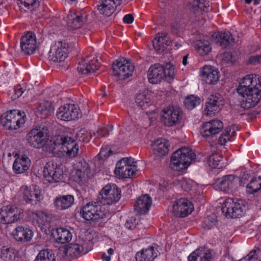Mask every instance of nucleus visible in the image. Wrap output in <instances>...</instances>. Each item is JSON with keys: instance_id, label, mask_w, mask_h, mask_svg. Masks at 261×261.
Returning <instances> with one entry per match:
<instances>
[{"instance_id": "1", "label": "nucleus", "mask_w": 261, "mask_h": 261, "mask_svg": "<svg viewBox=\"0 0 261 261\" xmlns=\"http://www.w3.org/2000/svg\"><path fill=\"white\" fill-rule=\"evenodd\" d=\"M237 92L241 96L239 101L242 108L254 107L261 99V78L256 74L246 75L240 83Z\"/></svg>"}, {"instance_id": "2", "label": "nucleus", "mask_w": 261, "mask_h": 261, "mask_svg": "<svg viewBox=\"0 0 261 261\" xmlns=\"http://www.w3.org/2000/svg\"><path fill=\"white\" fill-rule=\"evenodd\" d=\"M49 150L56 154L59 151L65 152L70 158L75 156L79 151V146L70 135L63 134L55 136L51 140Z\"/></svg>"}, {"instance_id": "3", "label": "nucleus", "mask_w": 261, "mask_h": 261, "mask_svg": "<svg viewBox=\"0 0 261 261\" xmlns=\"http://www.w3.org/2000/svg\"><path fill=\"white\" fill-rule=\"evenodd\" d=\"M174 66L170 62L166 64L155 63L152 65L148 71L149 82L153 84L160 82L164 78L169 80L174 79Z\"/></svg>"}, {"instance_id": "4", "label": "nucleus", "mask_w": 261, "mask_h": 261, "mask_svg": "<svg viewBox=\"0 0 261 261\" xmlns=\"http://www.w3.org/2000/svg\"><path fill=\"white\" fill-rule=\"evenodd\" d=\"M195 157L196 155L192 150L186 147H182L172 154L170 167L173 170L182 171L188 167L191 162L194 160Z\"/></svg>"}, {"instance_id": "5", "label": "nucleus", "mask_w": 261, "mask_h": 261, "mask_svg": "<svg viewBox=\"0 0 261 261\" xmlns=\"http://www.w3.org/2000/svg\"><path fill=\"white\" fill-rule=\"evenodd\" d=\"M25 113L18 110H12L2 115L1 124L7 129L16 130L20 128L25 122Z\"/></svg>"}, {"instance_id": "6", "label": "nucleus", "mask_w": 261, "mask_h": 261, "mask_svg": "<svg viewBox=\"0 0 261 261\" xmlns=\"http://www.w3.org/2000/svg\"><path fill=\"white\" fill-rule=\"evenodd\" d=\"M99 200L87 203L82 207L80 214L87 221H95L106 216L105 208Z\"/></svg>"}, {"instance_id": "7", "label": "nucleus", "mask_w": 261, "mask_h": 261, "mask_svg": "<svg viewBox=\"0 0 261 261\" xmlns=\"http://www.w3.org/2000/svg\"><path fill=\"white\" fill-rule=\"evenodd\" d=\"M49 130L45 126H40L31 129L27 134L28 143L32 147L40 148L46 144L49 140Z\"/></svg>"}, {"instance_id": "8", "label": "nucleus", "mask_w": 261, "mask_h": 261, "mask_svg": "<svg viewBox=\"0 0 261 261\" xmlns=\"http://www.w3.org/2000/svg\"><path fill=\"white\" fill-rule=\"evenodd\" d=\"M161 122L167 126H173L180 123L182 118L181 109L177 106H169L160 113Z\"/></svg>"}, {"instance_id": "9", "label": "nucleus", "mask_w": 261, "mask_h": 261, "mask_svg": "<svg viewBox=\"0 0 261 261\" xmlns=\"http://www.w3.org/2000/svg\"><path fill=\"white\" fill-rule=\"evenodd\" d=\"M121 191L116 185L108 184L99 192L98 200L102 205H112L117 203L121 198Z\"/></svg>"}, {"instance_id": "10", "label": "nucleus", "mask_w": 261, "mask_h": 261, "mask_svg": "<svg viewBox=\"0 0 261 261\" xmlns=\"http://www.w3.org/2000/svg\"><path fill=\"white\" fill-rule=\"evenodd\" d=\"M112 68L114 75L121 80H125L132 76L134 70V65L123 58L114 61Z\"/></svg>"}, {"instance_id": "11", "label": "nucleus", "mask_w": 261, "mask_h": 261, "mask_svg": "<svg viewBox=\"0 0 261 261\" xmlns=\"http://www.w3.org/2000/svg\"><path fill=\"white\" fill-rule=\"evenodd\" d=\"M246 206L242 203L234 202L231 198L225 199L222 207V211L226 217L237 218L245 214Z\"/></svg>"}, {"instance_id": "12", "label": "nucleus", "mask_w": 261, "mask_h": 261, "mask_svg": "<svg viewBox=\"0 0 261 261\" xmlns=\"http://www.w3.org/2000/svg\"><path fill=\"white\" fill-rule=\"evenodd\" d=\"M214 184L215 188L225 193L232 192L235 189L239 181V177L234 175L223 176L221 178L215 179Z\"/></svg>"}, {"instance_id": "13", "label": "nucleus", "mask_w": 261, "mask_h": 261, "mask_svg": "<svg viewBox=\"0 0 261 261\" xmlns=\"http://www.w3.org/2000/svg\"><path fill=\"white\" fill-rule=\"evenodd\" d=\"M43 173L44 177L50 183L62 181L64 176L62 169L53 162L46 164Z\"/></svg>"}, {"instance_id": "14", "label": "nucleus", "mask_w": 261, "mask_h": 261, "mask_svg": "<svg viewBox=\"0 0 261 261\" xmlns=\"http://www.w3.org/2000/svg\"><path fill=\"white\" fill-rule=\"evenodd\" d=\"M20 211L13 204L4 205L0 209V223L8 224L20 219Z\"/></svg>"}, {"instance_id": "15", "label": "nucleus", "mask_w": 261, "mask_h": 261, "mask_svg": "<svg viewBox=\"0 0 261 261\" xmlns=\"http://www.w3.org/2000/svg\"><path fill=\"white\" fill-rule=\"evenodd\" d=\"M68 44L66 42L58 41L55 42L50 48L48 59L53 62L64 61L67 57Z\"/></svg>"}, {"instance_id": "16", "label": "nucleus", "mask_w": 261, "mask_h": 261, "mask_svg": "<svg viewBox=\"0 0 261 261\" xmlns=\"http://www.w3.org/2000/svg\"><path fill=\"white\" fill-rule=\"evenodd\" d=\"M84 251V247L77 243H70L63 249L60 250L59 256L61 261H69L72 259L81 256Z\"/></svg>"}, {"instance_id": "17", "label": "nucleus", "mask_w": 261, "mask_h": 261, "mask_svg": "<svg viewBox=\"0 0 261 261\" xmlns=\"http://www.w3.org/2000/svg\"><path fill=\"white\" fill-rule=\"evenodd\" d=\"M224 103V99L221 94L218 93L211 94L205 104V114L209 116L214 115L221 110Z\"/></svg>"}, {"instance_id": "18", "label": "nucleus", "mask_w": 261, "mask_h": 261, "mask_svg": "<svg viewBox=\"0 0 261 261\" xmlns=\"http://www.w3.org/2000/svg\"><path fill=\"white\" fill-rule=\"evenodd\" d=\"M36 37L35 34L32 32H28L24 34L20 39L21 51L26 55H31L35 53L36 48Z\"/></svg>"}, {"instance_id": "19", "label": "nucleus", "mask_w": 261, "mask_h": 261, "mask_svg": "<svg viewBox=\"0 0 261 261\" xmlns=\"http://www.w3.org/2000/svg\"><path fill=\"white\" fill-rule=\"evenodd\" d=\"M223 128V122L218 119H214L205 122L200 128V134L206 138H212L219 134Z\"/></svg>"}, {"instance_id": "20", "label": "nucleus", "mask_w": 261, "mask_h": 261, "mask_svg": "<svg viewBox=\"0 0 261 261\" xmlns=\"http://www.w3.org/2000/svg\"><path fill=\"white\" fill-rule=\"evenodd\" d=\"M193 209L192 203L186 198L177 200L173 205V212L176 217L184 218L191 214Z\"/></svg>"}, {"instance_id": "21", "label": "nucleus", "mask_w": 261, "mask_h": 261, "mask_svg": "<svg viewBox=\"0 0 261 261\" xmlns=\"http://www.w3.org/2000/svg\"><path fill=\"white\" fill-rule=\"evenodd\" d=\"M79 109L73 104H67L60 107L57 112L58 119L64 121L74 120L79 117Z\"/></svg>"}, {"instance_id": "22", "label": "nucleus", "mask_w": 261, "mask_h": 261, "mask_svg": "<svg viewBox=\"0 0 261 261\" xmlns=\"http://www.w3.org/2000/svg\"><path fill=\"white\" fill-rule=\"evenodd\" d=\"M23 198L27 203L36 205L40 202L43 196L41 194L39 187L36 185H32L23 189Z\"/></svg>"}, {"instance_id": "23", "label": "nucleus", "mask_w": 261, "mask_h": 261, "mask_svg": "<svg viewBox=\"0 0 261 261\" xmlns=\"http://www.w3.org/2000/svg\"><path fill=\"white\" fill-rule=\"evenodd\" d=\"M99 67L97 59H89V57H87L79 63L77 70L82 74H88L97 70Z\"/></svg>"}, {"instance_id": "24", "label": "nucleus", "mask_w": 261, "mask_h": 261, "mask_svg": "<svg viewBox=\"0 0 261 261\" xmlns=\"http://www.w3.org/2000/svg\"><path fill=\"white\" fill-rule=\"evenodd\" d=\"M187 6L191 12L197 14L211 10L207 0H187Z\"/></svg>"}, {"instance_id": "25", "label": "nucleus", "mask_w": 261, "mask_h": 261, "mask_svg": "<svg viewBox=\"0 0 261 261\" xmlns=\"http://www.w3.org/2000/svg\"><path fill=\"white\" fill-rule=\"evenodd\" d=\"M12 234L16 241L25 243L32 240L34 233L30 228L18 226L13 230Z\"/></svg>"}, {"instance_id": "26", "label": "nucleus", "mask_w": 261, "mask_h": 261, "mask_svg": "<svg viewBox=\"0 0 261 261\" xmlns=\"http://www.w3.org/2000/svg\"><path fill=\"white\" fill-rule=\"evenodd\" d=\"M151 204V198L147 194L143 195L137 199L134 209L138 214L145 215L149 211Z\"/></svg>"}, {"instance_id": "27", "label": "nucleus", "mask_w": 261, "mask_h": 261, "mask_svg": "<svg viewBox=\"0 0 261 261\" xmlns=\"http://www.w3.org/2000/svg\"><path fill=\"white\" fill-rule=\"evenodd\" d=\"M169 143L164 138L155 140L151 145L152 152L155 156H164L169 151Z\"/></svg>"}, {"instance_id": "28", "label": "nucleus", "mask_w": 261, "mask_h": 261, "mask_svg": "<svg viewBox=\"0 0 261 261\" xmlns=\"http://www.w3.org/2000/svg\"><path fill=\"white\" fill-rule=\"evenodd\" d=\"M212 250L205 247L199 248L188 256V261H210L212 258Z\"/></svg>"}, {"instance_id": "29", "label": "nucleus", "mask_w": 261, "mask_h": 261, "mask_svg": "<svg viewBox=\"0 0 261 261\" xmlns=\"http://www.w3.org/2000/svg\"><path fill=\"white\" fill-rule=\"evenodd\" d=\"M171 43L168 35L166 33H159L157 37L152 41L154 48L159 53L163 52Z\"/></svg>"}, {"instance_id": "30", "label": "nucleus", "mask_w": 261, "mask_h": 261, "mask_svg": "<svg viewBox=\"0 0 261 261\" xmlns=\"http://www.w3.org/2000/svg\"><path fill=\"white\" fill-rule=\"evenodd\" d=\"M74 203L73 195H59L57 196L54 202L56 208L59 211H63L69 208Z\"/></svg>"}, {"instance_id": "31", "label": "nucleus", "mask_w": 261, "mask_h": 261, "mask_svg": "<svg viewBox=\"0 0 261 261\" xmlns=\"http://www.w3.org/2000/svg\"><path fill=\"white\" fill-rule=\"evenodd\" d=\"M216 42L223 48L230 47L234 43V38L228 31L215 34Z\"/></svg>"}, {"instance_id": "32", "label": "nucleus", "mask_w": 261, "mask_h": 261, "mask_svg": "<svg viewBox=\"0 0 261 261\" xmlns=\"http://www.w3.org/2000/svg\"><path fill=\"white\" fill-rule=\"evenodd\" d=\"M30 166V160L27 155H23L15 159L13 164V169L16 174L22 173L27 171Z\"/></svg>"}, {"instance_id": "33", "label": "nucleus", "mask_w": 261, "mask_h": 261, "mask_svg": "<svg viewBox=\"0 0 261 261\" xmlns=\"http://www.w3.org/2000/svg\"><path fill=\"white\" fill-rule=\"evenodd\" d=\"M51 234L56 242L61 244L69 242L72 237V233L70 230L64 227H59L53 230Z\"/></svg>"}, {"instance_id": "34", "label": "nucleus", "mask_w": 261, "mask_h": 261, "mask_svg": "<svg viewBox=\"0 0 261 261\" xmlns=\"http://www.w3.org/2000/svg\"><path fill=\"white\" fill-rule=\"evenodd\" d=\"M158 256L156 249L152 246L148 248L143 249L138 252L136 254V260L137 261H153Z\"/></svg>"}, {"instance_id": "35", "label": "nucleus", "mask_w": 261, "mask_h": 261, "mask_svg": "<svg viewBox=\"0 0 261 261\" xmlns=\"http://www.w3.org/2000/svg\"><path fill=\"white\" fill-rule=\"evenodd\" d=\"M201 76L203 81L209 85H214L219 79L220 75L218 70L213 69L208 67H204L201 72Z\"/></svg>"}, {"instance_id": "36", "label": "nucleus", "mask_w": 261, "mask_h": 261, "mask_svg": "<svg viewBox=\"0 0 261 261\" xmlns=\"http://www.w3.org/2000/svg\"><path fill=\"white\" fill-rule=\"evenodd\" d=\"M86 16L81 13H70L67 16V22L73 29L80 28L86 22Z\"/></svg>"}, {"instance_id": "37", "label": "nucleus", "mask_w": 261, "mask_h": 261, "mask_svg": "<svg viewBox=\"0 0 261 261\" xmlns=\"http://www.w3.org/2000/svg\"><path fill=\"white\" fill-rule=\"evenodd\" d=\"M54 111L52 103L49 101H44L41 103L38 108V111L40 113V117L45 118L50 115Z\"/></svg>"}, {"instance_id": "38", "label": "nucleus", "mask_w": 261, "mask_h": 261, "mask_svg": "<svg viewBox=\"0 0 261 261\" xmlns=\"http://www.w3.org/2000/svg\"><path fill=\"white\" fill-rule=\"evenodd\" d=\"M147 92L143 91L137 94L135 97V102L137 105L142 109H146L149 105V97L147 95Z\"/></svg>"}, {"instance_id": "39", "label": "nucleus", "mask_w": 261, "mask_h": 261, "mask_svg": "<svg viewBox=\"0 0 261 261\" xmlns=\"http://www.w3.org/2000/svg\"><path fill=\"white\" fill-rule=\"evenodd\" d=\"M195 49L201 56L207 55L211 50L210 43L207 40H197L194 43Z\"/></svg>"}, {"instance_id": "40", "label": "nucleus", "mask_w": 261, "mask_h": 261, "mask_svg": "<svg viewBox=\"0 0 261 261\" xmlns=\"http://www.w3.org/2000/svg\"><path fill=\"white\" fill-rule=\"evenodd\" d=\"M34 261H56V257L52 250L43 249L39 251Z\"/></svg>"}, {"instance_id": "41", "label": "nucleus", "mask_w": 261, "mask_h": 261, "mask_svg": "<svg viewBox=\"0 0 261 261\" xmlns=\"http://www.w3.org/2000/svg\"><path fill=\"white\" fill-rule=\"evenodd\" d=\"M246 191L248 194H253L261 189V176L253 177L246 186Z\"/></svg>"}, {"instance_id": "42", "label": "nucleus", "mask_w": 261, "mask_h": 261, "mask_svg": "<svg viewBox=\"0 0 261 261\" xmlns=\"http://www.w3.org/2000/svg\"><path fill=\"white\" fill-rule=\"evenodd\" d=\"M223 157L218 153H212L208 158L207 163L213 168H222L224 164L222 162Z\"/></svg>"}, {"instance_id": "43", "label": "nucleus", "mask_w": 261, "mask_h": 261, "mask_svg": "<svg viewBox=\"0 0 261 261\" xmlns=\"http://www.w3.org/2000/svg\"><path fill=\"white\" fill-rule=\"evenodd\" d=\"M201 102L200 98L196 95H191L188 96L185 99L184 105L188 110H192L196 106H199Z\"/></svg>"}, {"instance_id": "44", "label": "nucleus", "mask_w": 261, "mask_h": 261, "mask_svg": "<svg viewBox=\"0 0 261 261\" xmlns=\"http://www.w3.org/2000/svg\"><path fill=\"white\" fill-rule=\"evenodd\" d=\"M116 8L115 6H113L111 4L105 3L102 1H101L100 5L97 6V10L99 13L107 16H111Z\"/></svg>"}, {"instance_id": "45", "label": "nucleus", "mask_w": 261, "mask_h": 261, "mask_svg": "<svg viewBox=\"0 0 261 261\" xmlns=\"http://www.w3.org/2000/svg\"><path fill=\"white\" fill-rule=\"evenodd\" d=\"M16 256V250L13 248H3L1 250V258L5 261H13Z\"/></svg>"}, {"instance_id": "46", "label": "nucleus", "mask_w": 261, "mask_h": 261, "mask_svg": "<svg viewBox=\"0 0 261 261\" xmlns=\"http://www.w3.org/2000/svg\"><path fill=\"white\" fill-rule=\"evenodd\" d=\"M128 169L125 170V168L123 167V170H115L114 172L116 175L122 178H131L135 176L136 171L133 169L132 167L128 168Z\"/></svg>"}, {"instance_id": "47", "label": "nucleus", "mask_w": 261, "mask_h": 261, "mask_svg": "<svg viewBox=\"0 0 261 261\" xmlns=\"http://www.w3.org/2000/svg\"><path fill=\"white\" fill-rule=\"evenodd\" d=\"M77 139L80 141L88 142L92 137L91 133H89L86 129L82 128L76 134Z\"/></svg>"}, {"instance_id": "48", "label": "nucleus", "mask_w": 261, "mask_h": 261, "mask_svg": "<svg viewBox=\"0 0 261 261\" xmlns=\"http://www.w3.org/2000/svg\"><path fill=\"white\" fill-rule=\"evenodd\" d=\"M112 126H107L99 128L95 132H93V136L96 138L100 139L108 135L112 130Z\"/></svg>"}, {"instance_id": "49", "label": "nucleus", "mask_w": 261, "mask_h": 261, "mask_svg": "<svg viewBox=\"0 0 261 261\" xmlns=\"http://www.w3.org/2000/svg\"><path fill=\"white\" fill-rule=\"evenodd\" d=\"M216 223V217L214 215L208 216L203 221L202 226L205 229H211Z\"/></svg>"}, {"instance_id": "50", "label": "nucleus", "mask_w": 261, "mask_h": 261, "mask_svg": "<svg viewBox=\"0 0 261 261\" xmlns=\"http://www.w3.org/2000/svg\"><path fill=\"white\" fill-rule=\"evenodd\" d=\"M75 169L83 172L86 174L89 173V166L87 162L82 159L77 162L75 165Z\"/></svg>"}, {"instance_id": "51", "label": "nucleus", "mask_w": 261, "mask_h": 261, "mask_svg": "<svg viewBox=\"0 0 261 261\" xmlns=\"http://www.w3.org/2000/svg\"><path fill=\"white\" fill-rule=\"evenodd\" d=\"M230 132H231L230 126H228L225 128L224 132L219 137L218 141L219 144L221 145H224L227 142V140L229 139Z\"/></svg>"}, {"instance_id": "52", "label": "nucleus", "mask_w": 261, "mask_h": 261, "mask_svg": "<svg viewBox=\"0 0 261 261\" xmlns=\"http://www.w3.org/2000/svg\"><path fill=\"white\" fill-rule=\"evenodd\" d=\"M129 159L127 158H124L121 160H119L116 164V168L115 170H123V168L124 167L125 170H128V168H130L132 166L130 164H128Z\"/></svg>"}, {"instance_id": "53", "label": "nucleus", "mask_w": 261, "mask_h": 261, "mask_svg": "<svg viewBox=\"0 0 261 261\" xmlns=\"http://www.w3.org/2000/svg\"><path fill=\"white\" fill-rule=\"evenodd\" d=\"M20 4H23L26 7L37 8L40 5V0H18Z\"/></svg>"}, {"instance_id": "54", "label": "nucleus", "mask_w": 261, "mask_h": 261, "mask_svg": "<svg viewBox=\"0 0 261 261\" xmlns=\"http://www.w3.org/2000/svg\"><path fill=\"white\" fill-rule=\"evenodd\" d=\"M236 60V56L231 52H225L223 54V61L226 63H233Z\"/></svg>"}, {"instance_id": "55", "label": "nucleus", "mask_w": 261, "mask_h": 261, "mask_svg": "<svg viewBox=\"0 0 261 261\" xmlns=\"http://www.w3.org/2000/svg\"><path fill=\"white\" fill-rule=\"evenodd\" d=\"M85 175H88V174L75 169V173L73 175V180L76 182H80L83 180Z\"/></svg>"}, {"instance_id": "56", "label": "nucleus", "mask_w": 261, "mask_h": 261, "mask_svg": "<svg viewBox=\"0 0 261 261\" xmlns=\"http://www.w3.org/2000/svg\"><path fill=\"white\" fill-rule=\"evenodd\" d=\"M137 224L136 219L132 217L126 221L125 227L128 229H133L136 227Z\"/></svg>"}, {"instance_id": "57", "label": "nucleus", "mask_w": 261, "mask_h": 261, "mask_svg": "<svg viewBox=\"0 0 261 261\" xmlns=\"http://www.w3.org/2000/svg\"><path fill=\"white\" fill-rule=\"evenodd\" d=\"M24 90H22V88L20 85H17L14 88V94L12 96L13 100L19 98L22 94Z\"/></svg>"}, {"instance_id": "58", "label": "nucleus", "mask_w": 261, "mask_h": 261, "mask_svg": "<svg viewBox=\"0 0 261 261\" xmlns=\"http://www.w3.org/2000/svg\"><path fill=\"white\" fill-rule=\"evenodd\" d=\"M248 63L253 65L261 64V55L250 57L249 58Z\"/></svg>"}, {"instance_id": "59", "label": "nucleus", "mask_w": 261, "mask_h": 261, "mask_svg": "<svg viewBox=\"0 0 261 261\" xmlns=\"http://www.w3.org/2000/svg\"><path fill=\"white\" fill-rule=\"evenodd\" d=\"M34 215L40 220H42V221L47 220V215L46 213L43 211H36L34 213Z\"/></svg>"}, {"instance_id": "60", "label": "nucleus", "mask_w": 261, "mask_h": 261, "mask_svg": "<svg viewBox=\"0 0 261 261\" xmlns=\"http://www.w3.org/2000/svg\"><path fill=\"white\" fill-rule=\"evenodd\" d=\"M250 177V175L246 172H244L241 175V177H239L240 181H239L238 184H239V185L241 186H244L245 180H248Z\"/></svg>"}, {"instance_id": "61", "label": "nucleus", "mask_w": 261, "mask_h": 261, "mask_svg": "<svg viewBox=\"0 0 261 261\" xmlns=\"http://www.w3.org/2000/svg\"><path fill=\"white\" fill-rule=\"evenodd\" d=\"M255 253V250L251 251L247 255V261H258V258Z\"/></svg>"}, {"instance_id": "62", "label": "nucleus", "mask_w": 261, "mask_h": 261, "mask_svg": "<svg viewBox=\"0 0 261 261\" xmlns=\"http://www.w3.org/2000/svg\"><path fill=\"white\" fill-rule=\"evenodd\" d=\"M123 20L125 23L130 24L134 21V17L132 14H126L124 16Z\"/></svg>"}, {"instance_id": "63", "label": "nucleus", "mask_w": 261, "mask_h": 261, "mask_svg": "<svg viewBox=\"0 0 261 261\" xmlns=\"http://www.w3.org/2000/svg\"><path fill=\"white\" fill-rule=\"evenodd\" d=\"M260 114H261V111L254 110V111H252L250 114L251 118L252 119L255 118V117H256V116L257 115H259Z\"/></svg>"}, {"instance_id": "64", "label": "nucleus", "mask_w": 261, "mask_h": 261, "mask_svg": "<svg viewBox=\"0 0 261 261\" xmlns=\"http://www.w3.org/2000/svg\"><path fill=\"white\" fill-rule=\"evenodd\" d=\"M179 26L177 24H172L171 26L172 32L174 34H177L178 32Z\"/></svg>"}]
</instances>
